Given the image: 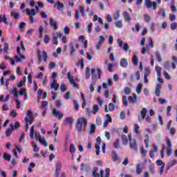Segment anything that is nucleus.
<instances>
[{
  "mask_svg": "<svg viewBox=\"0 0 177 177\" xmlns=\"http://www.w3.org/2000/svg\"><path fill=\"white\" fill-rule=\"evenodd\" d=\"M86 125H88V121H86V119H85V118H79L75 126L78 133L85 132V131H86Z\"/></svg>",
  "mask_w": 177,
  "mask_h": 177,
  "instance_id": "1",
  "label": "nucleus"
},
{
  "mask_svg": "<svg viewBox=\"0 0 177 177\" xmlns=\"http://www.w3.org/2000/svg\"><path fill=\"white\" fill-rule=\"evenodd\" d=\"M99 171L98 167H93L92 171V176L93 177H103V169L100 170V174L97 173ZM110 176V169L106 168L105 169V177H109Z\"/></svg>",
  "mask_w": 177,
  "mask_h": 177,
  "instance_id": "2",
  "label": "nucleus"
},
{
  "mask_svg": "<svg viewBox=\"0 0 177 177\" xmlns=\"http://www.w3.org/2000/svg\"><path fill=\"white\" fill-rule=\"evenodd\" d=\"M91 78L93 81L97 80V78L98 80H100L102 77V70H100V68H97V75L95 74V73H96V69L91 68Z\"/></svg>",
  "mask_w": 177,
  "mask_h": 177,
  "instance_id": "3",
  "label": "nucleus"
},
{
  "mask_svg": "<svg viewBox=\"0 0 177 177\" xmlns=\"http://www.w3.org/2000/svg\"><path fill=\"white\" fill-rule=\"evenodd\" d=\"M129 138L130 139V149L136 151V153H138L139 150L138 147V141H136V139L132 140V138H131V136H129Z\"/></svg>",
  "mask_w": 177,
  "mask_h": 177,
  "instance_id": "4",
  "label": "nucleus"
},
{
  "mask_svg": "<svg viewBox=\"0 0 177 177\" xmlns=\"http://www.w3.org/2000/svg\"><path fill=\"white\" fill-rule=\"evenodd\" d=\"M35 138L36 140H39L41 145H44L45 147H48V142H46V140H45V138H42L41 136V134L39 133H37V131L35 132Z\"/></svg>",
  "mask_w": 177,
  "mask_h": 177,
  "instance_id": "5",
  "label": "nucleus"
},
{
  "mask_svg": "<svg viewBox=\"0 0 177 177\" xmlns=\"http://www.w3.org/2000/svg\"><path fill=\"white\" fill-rule=\"evenodd\" d=\"M145 4L147 9H151V8H153L154 10L157 9V3L156 1L151 3L150 0H145Z\"/></svg>",
  "mask_w": 177,
  "mask_h": 177,
  "instance_id": "6",
  "label": "nucleus"
},
{
  "mask_svg": "<svg viewBox=\"0 0 177 177\" xmlns=\"http://www.w3.org/2000/svg\"><path fill=\"white\" fill-rule=\"evenodd\" d=\"M166 143L168 147L167 156V157H169L171 156V153H172V142H171V140L169 138H166Z\"/></svg>",
  "mask_w": 177,
  "mask_h": 177,
  "instance_id": "7",
  "label": "nucleus"
},
{
  "mask_svg": "<svg viewBox=\"0 0 177 177\" xmlns=\"http://www.w3.org/2000/svg\"><path fill=\"white\" fill-rule=\"evenodd\" d=\"M79 46H80L78 45V44H76L75 46H74V44H73V43L69 44V48L71 49V54H72L73 56H74V55H75V52H76L77 49H78Z\"/></svg>",
  "mask_w": 177,
  "mask_h": 177,
  "instance_id": "8",
  "label": "nucleus"
},
{
  "mask_svg": "<svg viewBox=\"0 0 177 177\" xmlns=\"http://www.w3.org/2000/svg\"><path fill=\"white\" fill-rule=\"evenodd\" d=\"M111 160L113 161V162H117V161H120V157H118V154L115 151H113L111 153Z\"/></svg>",
  "mask_w": 177,
  "mask_h": 177,
  "instance_id": "9",
  "label": "nucleus"
},
{
  "mask_svg": "<svg viewBox=\"0 0 177 177\" xmlns=\"http://www.w3.org/2000/svg\"><path fill=\"white\" fill-rule=\"evenodd\" d=\"M73 122H74V118L73 117H67L64 120V125H68L69 127H71L73 124Z\"/></svg>",
  "mask_w": 177,
  "mask_h": 177,
  "instance_id": "10",
  "label": "nucleus"
},
{
  "mask_svg": "<svg viewBox=\"0 0 177 177\" xmlns=\"http://www.w3.org/2000/svg\"><path fill=\"white\" fill-rule=\"evenodd\" d=\"M157 151H158V147H157L156 145H153V149L149 152V157H151V158H154V153H157Z\"/></svg>",
  "mask_w": 177,
  "mask_h": 177,
  "instance_id": "11",
  "label": "nucleus"
},
{
  "mask_svg": "<svg viewBox=\"0 0 177 177\" xmlns=\"http://www.w3.org/2000/svg\"><path fill=\"white\" fill-rule=\"evenodd\" d=\"M50 26L53 27V30H57L58 26H57V22L53 19V18H50V21H49Z\"/></svg>",
  "mask_w": 177,
  "mask_h": 177,
  "instance_id": "12",
  "label": "nucleus"
},
{
  "mask_svg": "<svg viewBox=\"0 0 177 177\" xmlns=\"http://www.w3.org/2000/svg\"><path fill=\"white\" fill-rule=\"evenodd\" d=\"M103 42H104V37H103V35H100V39L96 44V49L97 50L100 49V47L102 46V44H103Z\"/></svg>",
  "mask_w": 177,
  "mask_h": 177,
  "instance_id": "13",
  "label": "nucleus"
},
{
  "mask_svg": "<svg viewBox=\"0 0 177 177\" xmlns=\"http://www.w3.org/2000/svg\"><path fill=\"white\" fill-rule=\"evenodd\" d=\"M62 169V163L60 162H57L56 164V167H55V177H59V171Z\"/></svg>",
  "mask_w": 177,
  "mask_h": 177,
  "instance_id": "14",
  "label": "nucleus"
},
{
  "mask_svg": "<svg viewBox=\"0 0 177 177\" xmlns=\"http://www.w3.org/2000/svg\"><path fill=\"white\" fill-rule=\"evenodd\" d=\"M53 114L58 118V120H62L63 118V113L56 111V109H53Z\"/></svg>",
  "mask_w": 177,
  "mask_h": 177,
  "instance_id": "15",
  "label": "nucleus"
},
{
  "mask_svg": "<svg viewBox=\"0 0 177 177\" xmlns=\"http://www.w3.org/2000/svg\"><path fill=\"white\" fill-rule=\"evenodd\" d=\"M161 84H156V89H155V95L156 96H160L161 95Z\"/></svg>",
  "mask_w": 177,
  "mask_h": 177,
  "instance_id": "16",
  "label": "nucleus"
},
{
  "mask_svg": "<svg viewBox=\"0 0 177 177\" xmlns=\"http://www.w3.org/2000/svg\"><path fill=\"white\" fill-rule=\"evenodd\" d=\"M26 15L28 16H35V15H37V10H35V9L30 10L29 8H27Z\"/></svg>",
  "mask_w": 177,
  "mask_h": 177,
  "instance_id": "17",
  "label": "nucleus"
},
{
  "mask_svg": "<svg viewBox=\"0 0 177 177\" xmlns=\"http://www.w3.org/2000/svg\"><path fill=\"white\" fill-rule=\"evenodd\" d=\"M13 129H14L13 124L10 123V128L7 129L6 131V136H10Z\"/></svg>",
  "mask_w": 177,
  "mask_h": 177,
  "instance_id": "18",
  "label": "nucleus"
},
{
  "mask_svg": "<svg viewBox=\"0 0 177 177\" xmlns=\"http://www.w3.org/2000/svg\"><path fill=\"white\" fill-rule=\"evenodd\" d=\"M100 110L99 105L94 104L93 105V108L91 110V114H93V115H96V113H97Z\"/></svg>",
  "mask_w": 177,
  "mask_h": 177,
  "instance_id": "19",
  "label": "nucleus"
},
{
  "mask_svg": "<svg viewBox=\"0 0 177 177\" xmlns=\"http://www.w3.org/2000/svg\"><path fill=\"white\" fill-rule=\"evenodd\" d=\"M120 64L121 67H123L125 68L128 67V61L127 60V59L122 58L120 62Z\"/></svg>",
  "mask_w": 177,
  "mask_h": 177,
  "instance_id": "20",
  "label": "nucleus"
},
{
  "mask_svg": "<svg viewBox=\"0 0 177 177\" xmlns=\"http://www.w3.org/2000/svg\"><path fill=\"white\" fill-rule=\"evenodd\" d=\"M121 16V10H118L116 12H115L113 14V17L114 19V20H118V19H120V17Z\"/></svg>",
  "mask_w": 177,
  "mask_h": 177,
  "instance_id": "21",
  "label": "nucleus"
},
{
  "mask_svg": "<svg viewBox=\"0 0 177 177\" xmlns=\"http://www.w3.org/2000/svg\"><path fill=\"white\" fill-rule=\"evenodd\" d=\"M56 82V80L53 79L50 84L51 88H53L55 91H57V89H59V84H57Z\"/></svg>",
  "mask_w": 177,
  "mask_h": 177,
  "instance_id": "22",
  "label": "nucleus"
},
{
  "mask_svg": "<svg viewBox=\"0 0 177 177\" xmlns=\"http://www.w3.org/2000/svg\"><path fill=\"white\" fill-rule=\"evenodd\" d=\"M122 141L123 145H124L125 146H127V145H128V143H129V140H128V137H127V135L123 134L122 135Z\"/></svg>",
  "mask_w": 177,
  "mask_h": 177,
  "instance_id": "23",
  "label": "nucleus"
},
{
  "mask_svg": "<svg viewBox=\"0 0 177 177\" xmlns=\"http://www.w3.org/2000/svg\"><path fill=\"white\" fill-rule=\"evenodd\" d=\"M10 95H14V97H19V91L16 87H13L12 91H10Z\"/></svg>",
  "mask_w": 177,
  "mask_h": 177,
  "instance_id": "24",
  "label": "nucleus"
},
{
  "mask_svg": "<svg viewBox=\"0 0 177 177\" xmlns=\"http://www.w3.org/2000/svg\"><path fill=\"white\" fill-rule=\"evenodd\" d=\"M142 166L140 164H137L136 165V175H140L141 172H142Z\"/></svg>",
  "mask_w": 177,
  "mask_h": 177,
  "instance_id": "25",
  "label": "nucleus"
},
{
  "mask_svg": "<svg viewBox=\"0 0 177 177\" xmlns=\"http://www.w3.org/2000/svg\"><path fill=\"white\" fill-rule=\"evenodd\" d=\"M123 16L126 21H131V15H129V12H128V11H125Z\"/></svg>",
  "mask_w": 177,
  "mask_h": 177,
  "instance_id": "26",
  "label": "nucleus"
},
{
  "mask_svg": "<svg viewBox=\"0 0 177 177\" xmlns=\"http://www.w3.org/2000/svg\"><path fill=\"white\" fill-rule=\"evenodd\" d=\"M138 100V96L136 94H134V97L133 96H129V101L131 102V103H136Z\"/></svg>",
  "mask_w": 177,
  "mask_h": 177,
  "instance_id": "27",
  "label": "nucleus"
},
{
  "mask_svg": "<svg viewBox=\"0 0 177 177\" xmlns=\"http://www.w3.org/2000/svg\"><path fill=\"white\" fill-rule=\"evenodd\" d=\"M69 84L73 86V88H78L77 83L74 81V77L69 79Z\"/></svg>",
  "mask_w": 177,
  "mask_h": 177,
  "instance_id": "28",
  "label": "nucleus"
},
{
  "mask_svg": "<svg viewBox=\"0 0 177 177\" xmlns=\"http://www.w3.org/2000/svg\"><path fill=\"white\" fill-rule=\"evenodd\" d=\"M114 24L117 28H122V21L119 20L114 22Z\"/></svg>",
  "mask_w": 177,
  "mask_h": 177,
  "instance_id": "29",
  "label": "nucleus"
},
{
  "mask_svg": "<svg viewBox=\"0 0 177 177\" xmlns=\"http://www.w3.org/2000/svg\"><path fill=\"white\" fill-rule=\"evenodd\" d=\"M37 53L38 62L39 64L41 63V62H42V55H41V50H39V48L37 50Z\"/></svg>",
  "mask_w": 177,
  "mask_h": 177,
  "instance_id": "30",
  "label": "nucleus"
},
{
  "mask_svg": "<svg viewBox=\"0 0 177 177\" xmlns=\"http://www.w3.org/2000/svg\"><path fill=\"white\" fill-rule=\"evenodd\" d=\"M147 113V109H146V108H142L140 111V115L142 118L145 119Z\"/></svg>",
  "mask_w": 177,
  "mask_h": 177,
  "instance_id": "31",
  "label": "nucleus"
},
{
  "mask_svg": "<svg viewBox=\"0 0 177 177\" xmlns=\"http://www.w3.org/2000/svg\"><path fill=\"white\" fill-rule=\"evenodd\" d=\"M75 150H77L75 146L74 145V144H71L69 148V152L71 153V154H74V153H75Z\"/></svg>",
  "mask_w": 177,
  "mask_h": 177,
  "instance_id": "32",
  "label": "nucleus"
},
{
  "mask_svg": "<svg viewBox=\"0 0 177 177\" xmlns=\"http://www.w3.org/2000/svg\"><path fill=\"white\" fill-rule=\"evenodd\" d=\"M139 59L138 58V56L133 55V59H132V63L133 66H138Z\"/></svg>",
  "mask_w": 177,
  "mask_h": 177,
  "instance_id": "33",
  "label": "nucleus"
},
{
  "mask_svg": "<svg viewBox=\"0 0 177 177\" xmlns=\"http://www.w3.org/2000/svg\"><path fill=\"white\" fill-rule=\"evenodd\" d=\"M57 10H63V9H64V4L62 3L60 1H57Z\"/></svg>",
  "mask_w": 177,
  "mask_h": 177,
  "instance_id": "34",
  "label": "nucleus"
},
{
  "mask_svg": "<svg viewBox=\"0 0 177 177\" xmlns=\"http://www.w3.org/2000/svg\"><path fill=\"white\" fill-rule=\"evenodd\" d=\"M145 73L144 75L149 77L150 74H151V69L149 67H145Z\"/></svg>",
  "mask_w": 177,
  "mask_h": 177,
  "instance_id": "35",
  "label": "nucleus"
},
{
  "mask_svg": "<svg viewBox=\"0 0 177 177\" xmlns=\"http://www.w3.org/2000/svg\"><path fill=\"white\" fill-rule=\"evenodd\" d=\"M26 117L28 119L30 118H34V115L32 113V111H31V110H28L26 112Z\"/></svg>",
  "mask_w": 177,
  "mask_h": 177,
  "instance_id": "36",
  "label": "nucleus"
},
{
  "mask_svg": "<svg viewBox=\"0 0 177 177\" xmlns=\"http://www.w3.org/2000/svg\"><path fill=\"white\" fill-rule=\"evenodd\" d=\"M4 23V24H8V18H6V15H3V18L2 19V15H0V23Z\"/></svg>",
  "mask_w": 177,
  "mask_h": 177,
  "instance_id": "37",
  "label": "nucleus"
},
{
  "mask_svg": "<svg viewBox=\"0 0 177 177\" xmlns=\"http://www.w3.org/2000/svg\"><path fill=\"white\" fill-rule=\"evenodd\" d=\"M21 59H24L25 60L26 59V55H21V57L19 56H15V60L17 62V63H20L21 62Z\"/></svg>",
  "mask_w": 177,
  "mask_h": 177,
  "instance_id": "38",
  "label": "nucleus"
},
{
  "mask_svg": "<svg viewBox=\"0 0 177 177\" xmlns=\"http://www.w3.org/2000/svg\"><path fill=\"white\" fill-rule=\"evenodd\" d=\"M3 159L6 161H10V158H12V156L8 153H4L3 155Z\"/></svg>",
  "mask_w": 177,
  "mask_h": 177,
  "instance_id": "39",
  "label": "nucleus"
},
{
  "mask_svg": "<svg viewBox=\"0 0 177 177\" xmlns=\"http://www.w3.org/2000/svg\"><path fill=\"white\" fill-rule=\"evenodd\" d=\"M154 169H155L154 165L152 164V163H151V164L149 165V172H150L152 175H153V174H154Z\"/></svg>",
  "mask_w": 177,
  "mask_h": 177,
  "instance_id": "40",
  "label": "nucleus"
},
{
  "mask_svg": "<svg viewBox=\"0 0 177 177\" xmlns=\"http://www.w3.org/2000/svg\"><path fill=\"white\" fill-rule=\"evenodd\" d=\"M90 71H91V68H89V67H87L86 68V72H85L86 80H88V78H90L91 77V74L89 73Z\"/></svg>",
  "mask_w": 177,
  "mask_h": 177,
  "instance_id": "41",
  "label": "nucleus"
},
{
  "mask_svg": "<svg viewBox=\"0 0 177 177\" xmlns=\"http://www.w3.org/2000/svg\"><path fill=\"white\" fill-rule=\"evenodd\" d=\"M11 16H13L14 19L17 20L20 17V14L19 12H15V11H12L11 12Z\"/></svg>",
  "mask_w": 177,
  "mask_h": 177,
  "instance_id": "42",
  "label": "nucleus"
},
{
  "mask_svg": "<svg viewBox=\"0 0 177 177\" xmlns=\"http://www.w3.org/2000/svg\"><path fill=\"white\" fill-rule=\"evenodd\" d=\"M176 164H177L176 159H174L173 160H171V162L168 163L167 168H171V167H174V165H176Z\"/></svg>",
  "mask_w": 177,
  "mask_h": 177,
  "instance_id": "43",
  "label": "nucleus"
},
{
  "mask_svg": "<svg viewBox=\"0 0 177 177\" xmlns=\"http://www.w3.org/2000/svg\"><path fill=\"white\" fill-rule=\"evenodd\" d=\"M32 146L34 147L33 151L35 153H38L39 151V148L38 147V145L35 144V142H32Z\"/></svg>",
  "mask_w": 177,
  "mask_h": 177,
  "instance_id": "44",
  "label": "nucleus"
},
{
  "mask_svg": "<svg viewBox=\"0 0 177 177\" xmlns=\"http://www.w3.org/2000/svg\"><path fill=\"white\" fill-rule=\"evenodd\" d=\"M156 58L159 63H161L162 62V57H161V54L160 52H156Z\"/></svg>",
  "mask_w": 177,
  "mask_h": 177,
  "instance_id": "45",
  "label": "nucleus"
},
{
  "mask_svg": "<svg viewBox=\"0 0 177 177\" xmlns=\"http://www.w3.org/2000/svg\"><path fill=\"white\" fill-rule=\"evenodd\" d=\"M159 16H163V17H167L165 15V10L164 8H160L158 12Z\"/></svg>",
  "mask_w": 177,
  "mask_h": 177,
  "instance_id": "46",
  "label": "nucleus"
},
{
  "mask_svg": "<svg viewBox=\"0 0 177 177\" xmlns=\"http://www.w3.org/2000/svg\"><path fill=\"white\" fill-rule=\"evenodd\" d=\"M122 48L124 52H128V50H129V45H128L127 43H124Z\"/></svg>",
  "mask_w": 177,
  "mask_h": 177,
  "instance_id": "47",
  "label": "nucleus"
},
{
  "mask_svg": "<svg viewBox=\"0 0 177 177\" xmlns=\"http://www.w3.org/2000/svg\"><path fill=\"white\" fill-rule=\"evenodd\" d=\"M136 92L139 95L142 93V84L139 83L136 87Z\"/></svg>",
  "mask_w": 177,
  "mask_h": 177,
  "instance_id": "48",
  "label": "nucleus"
},
{
  "mask_svg": "<svg viewBox=\"0 0 177 177\" xmlns=\"http://www.w3.org/2000/svg\"><path fill=\"white\" fill-rule=\"evenodd\" d=\"M73 103H74V105H75L74 109L76 111H78V110L80 109V104H78V101H77V100H75L73 101Z\"/></svg>",
  "mask_w": 177,
  "mask_h": 177,
  "instance_id": "49",
  "label": "nucleus"
},
{
  "mask_svg": "<svg viewBox=\"0 0 177 177\" xmlns=\"http://www.w3.org/2000/svg\"><path fill=\"white\" fill-rule=\"evenodd\" d=\"M113 147L115 149H120V140L116 139L115 142L113 143Z\"/></svg>",
  "mask_w": 177,
  "mask_h": 177,
  "instance_id": "50",
  "label": "nucleus"
},
{
  "mask_svg": "<svg viewBox=\"0 0 177 177\" xmlns=\"http://www.w3.org/2000/svg\"><path fill=\"white\" fill-rule=\"evenodd\" d=\"M122 100L124 106L127 107V106H128V98H127V95L122 97Z\"/></svg>",
  "mask_w": 177,
  "mask_h": 177,
  "instance_id": "51",
  "label": "nucleus"
},
{
  "mask_svg": "<svg viewBox=\"0 0 177 177\" xmlns=\"http://www.w3.org/2000/svg\"><path fill=\"white\" fill-rule=\"evenodd\" d=\"M166 149H167V146L165 145H163L162 150L160 151V157H161V158H164V152L165 151Z\"/></svg>",
  "mask_w": 177,
  "mask_h": 177,
  "instance_id": "52",
  "label": "nucleus"
},
{
  "mask_svg": "<svg viewBox=\"0 0 177 177\" xmlns=\"http://www.w3.org/2000/svg\"><path fill=\"white\" fill-rule=\"evenodd\" d=\"M9 51V44L8 43H4L3 52L4 53H8Z\"/></svg>",
  "mask_w": 177,
  "mask_h": 177,
  "instance_id": "53",
  "label": "nucleus"
},
{
  "mask_svg": "<svg viewBox=\"0 0 177 177\" xmlns=\"http://www.w3.org/2000/svg\"><path fill=\"white\" fill-rule=\"evenodd\" d=\"M42 32H44V27L40 26L39 27V38H42Z\"/></svg>",
  "mask_w": 177,
  "mask_h": 177,
  "instance_id": "54",
  "label": "nucleus"
},
{
  "mask_svg": "<svg viewBox=\"0 0 177 177\" xmlns=\"http://www.w3.org/2000/svg\"><path fill=\"white\" fill-rule=\"evenodd\" d=\"M124 92L125 95H131V88L125 87L124 88Z\"/></svg>",
  "mask_w": 177,
  "mask_h": 177,
  "instance_id": "55",
  "label": "nucleus"
},
{
  "mask_svg": "<svg viewBox=\"0 0 177 177\" xmlns=\"http://www.w3.org/2000/svg\"><path fill=\"white\" fill-rule=\"evenodd\" d=\"M177 28V23L176 22H173L170 24V28L171 30H176Z\"/></svg>",
  "mask_w": 177,
  "mask_h": 177,
  "instance_id": "56",
  "label": "nucleus"
},
{
  "mask_svg": "<svg viewBox=\"0 0 177 177\" xmlns=\"http://www.w3.org/2000/svg\"><path fill=\"white\" fill-rule=\"evenodd\" d=\"M156 165L158 166L161 165L162 167H165V163H164V162L160 159L156 160Z\"/></svg>",
  "mask_w": 177,
  "mask_h": 177,
  "instance_id": "57",
  "label": "nucleus"
},
{
  "mask_svg": "<svg viewBox=\"0 0 177 177\" xmlns=\"http://www.w3.org/2000/svg\"><path fill=\"white\" fill-rule=\"evenodd\" d=\"M115 107V105H114L113 103H110L109 104V111H114Z\"/></svg>",
  "mask_w": 177,
  "mask_h": 177,
  "instance_id": "58",
  "label": "nucleus"
},
{
  "mask_svg": "<svg viewBox=\"0 0 177 177\" xmlns=\"http://www.w3.org/2000/svg\"><path fill=\"white\" fill-rule=\"evenodd\" d=\"M42 55L44 56V62H48V53H46V51H43Z\"/></svg>",
  "mask_w": 177,
  "mask_h": 177,
  "instance_id": "59",
  "label": "nucleus"
},
{
  "mask_svg": "<svg viewBox=\"0 0 177 177\" xmlns=\"http://www.w3.org/2000/svg\"><path fill=\"white\" fill-rule=\"evenodd\" d=\"M49 41H50V38L49 37V36H48L47 35H46L44 36V44H48Z\"/></svg>",
  "mask_w": 177,
  "mask_h": 177,
  "instance_id": "60",
  "label": "nucleus"
},
{
  "mask_svg": "<svg viewBox=\"0 0 177 177\" xmlns=\"http://www.w3.org/2000/svg\"><path fill=\"white\" fill-rule=\"evenodd\" d=\"M113 67H114V64H108V71H109V73H112Z\"/></svg>",
  "mask_w": 177,
  "mask_h": 177,
  "instance_id": "61",
  "label": "nucleus"
},
{
  "mask_svg": "<svg viewBox=\"0 0 177 177\" xmlns=\"http://www.w3.org/2000/svg\"><path fill=\"white\" fill-rule=\"evenodd\" d=\"M95 124H91L90 133H95Z\"/></svg>",
  "mask_w": 177,
  "mask_h": 177,
  "instance_id": "62",
  "label": "nucleus"
},
{
  "mask_svg": "<svg viewBox=\"0 0 177 177\" xmlns=\"http://www.w3.org/2000/svg\"><path fill=\"white\" fill-rule=\"evenodd\" d=\"M80 65L81 66V68H84V58H82L80 62H78L77 63V66H80Z\"/></svg>",
  "mask_w": 177,
  "mask_h": 177,
  "instance_id": "63",
  "label": "nucleus"
},
{
  "mask_svg": "<svg viewBox=\"0 0 177 177\" xmlns=\"http://www.w3.org/2000/svg\"><path fill=\"white\" fill-rule=\"evenodd\" d=\"M141 154L145 157L146 156V153H147V151L145 150V147H141V150H140Z\"/></svg>",
  "mask_w": 177,
  "mask_h": 177,
  "instance_id": "64",
  "label": "nucleus"
}]
</instances>
